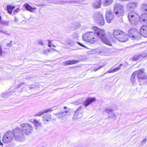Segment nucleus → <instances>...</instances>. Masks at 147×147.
<instances>
[{
	"instance_id": "nucleus-1",
	"label": "nucleus",
	"mask_w": 147,
	"mask_h": 147,
	"mask_svg": "<svg viewBox=\"0 0 147 147\" xmlns=\"http://www.w3.org/2000/svg\"><path fill=\"white\" fill-rule=\"evenodd\" d=\"M92 29L94 32H88L84 34L82 37L84 41L93 43L94 42H97L100 39L103 43L110 46L112 45L111 42L105 35L104 30L96 26L93 27Z\"/></svg>"
},
{
	"instance_id": "nucleus-2",
	"label": "nucleus",
	"mask_w": 147,
	"mask_h": 147,
	"mask_svg": "<svg viewBox=\"0 0 147 147\" xmlns=\"http://www.w3.org/2000/svg\"><path fill=\"white\" fill-rule=\"evenodd\" d=\"M140 33L134 28L130 29L128 31L129 36L130 38L133 40H139L142 38V35L147 37V26H142L140 29Z\"/></svg>"
},
{
	"instance_id": "nucleus-3",
	"label": "nucleus",
	"mask_w": 147,
	"mask_h": 147,
	"mask_svg": "<svg viewBox=\"0 0 147 147\" xmlns=\"http://www.w3.org/2000/svg\"><path fill=\"white\" fill-rule=\"evenodd\" d=\"M15 139L18 141H23L25 140V137L23 133L19 128H16L13 130Z\"/></svg>"
},
{
	"instance_id": "nucleus-4",
	"label": "nucleus",
	"mask_w": 147,
	"mask_h": 147,
	"mask_svg": "<svg viewBox=\"0 0 147 147\" xmlns=\"http://www.w3.org/2000/svg\"><path fill=\"white\" fill-rule=\"evenodd\" d=\"M144 69L142 68L134 71L138 81L141 82L143 80L147 79V75L144 73Z\"/></svg>"
},
{
	"instance_id": "nucleus-5",
	"label": "nucleus",
	"mask_w": 147,
	"mask_h": 147,
	"mask_svg": "<svg viewBox=\"0 0 147 147\" xmlns=\"http://www.w3.org/2000/svg\"><path fill=\"white\" fill-rule=\"evenodd\" d=\"M21 127L23 133L26 135L30 134L33 129L32 125L28 123L22 124Z\"/></svg>"
},
{
	"instance_id": "nucleus-6",
	"label": "nucleus",
	"mask_w": 147,
	"mask_h": 147,
	"mask_svg": "<svg viewBox=\"0 0 147 147\" xmlns=\"http://www.w3.org/2000/svg\"><path fill=\"white\" fill-rule=\"evenodd\" d=\"M94 17L95 20L97 24L100 25H104L105 20L103 16L100 12H95Z\"/></svg>"
},
{
	"instance_id": "nucleus-7",
	"label": "nucleus",
	"mask_w": 147,
	"mask_h": 147,
	"mask_svg": "<svg viewBox=\"0 0 147 147\" xmlns=\"http://www.w3.org/2000/svg\"><path fill=\"white\" fill-rule=\"evenodd\" d=\"M13 135L11 131L7 132L3 136L2 141L4 143H9L11 142L13 139Z\"/></svg>"
},
{
	"instance_id": "nucleus-8",
	"label": "nucleus",
	"mask_w": 147,
	"mask_h": 147,
	"mask_svg": "<svg viewBox=\"0 0 147 147\" xmlns=\"http://www.w3.org/2000/svg\"><path fill=\"white\" fill-rule=\"evenodd\" d=\"M114 12L117 16H122L124 12V8L121 5L116 3L114 6Z\"/></svg>"
},
{
	"instance_id": "nucleus-9",
	"label": "nucleus",
	"mask_w": 147,
	"mask_h": 147,
	"mask_svg": "<svg viewBox=\"0 0 147 147\" xmlns=\"http://www.w3.org/2000/svg\"><path fill=\"white\" fill-rule=\"evenodd\" d=\"M83 109L80 106L74 112L73 117V120H78L80 119L83 116Z\"/></svg>"
},
{
	"instance_id": "nucleus-10",
	"label": "nucleus",
	"mask_w": 147,
	"mask_h": 147,
	"mask_svg": "<svg viewBox=\"0 0 147 147\" xmlns=\"http://www.w3.org/2000/svg\"><path fill=\"white\" fill-rule=\"evenodd\" d=\"M106 18L107 21L108 23H110L114 18L113 13L109 10L106 11Z\"/></svg>"
},
{
	"instance_id": "nucleus-11",
	"label": "nucleus",
	"mask_w": 147,
	"mask_h": 147,
	"mask_svg": "<svg viewBox=\"0 0 147 147\" xmlns=\"http://www.w3.org/2000/svg\"><path fill=\"white\" fill-rule=\"evenodd\" d=\"M120 36V37L119 36L117 40L121 42H125L127 41L128 40L129 37L130 38L128 34L127 35L124 32L121 33Z\"/></svg>"
},
{
	"instance_id": "nucleus-12",
	"label": "nucleus",
	"mask_w": 147,
	"mask_h": 147,
	"mask_svg": "<svg viewBox=\"0 0 147 147\" xmlns=\"http://www.w3.org/2000/svg\"><path fill=\"white\" fill-rule=\"evenodd\" d=\"M137 2H130L127 5V8L129 10H132L136 8Z\"/></svg>"
},
{
	"instance_id": "nucleus-13",
	"label": "nucleus",
	"mask_w": 147,
	"mask_h": 147,
	"mask_svg": "<svg viewBox=\"0 0 147 147\" xmlns=\"http://www.w3.org/2000/svg\"><path fill=\"white\" fill-rule=\"evenodd\" d=\"M140 21L141 22L147 24V14H143L139 16Z\"/></svg>"
},
{
	"instance_id": "nucleus-14",
	"label": "nucleus",
	"mask_w": 147,
	"mask_h": 147,
	"mask_svg": "<svg viewBox=\"0 0 147 147\" xmlns=\"http://www.w3.org/2000/svg\"><path fill=\"white\" fill-rule=\"evenodd\" d=\"M79 62V61L78 60H68L64 62L63 64L67 66L68 65L77 63H78Z\"/></svg>"
},
{
	"instance_id": "nucleus-15",
	"label": "nucleus",
	"mask_w": 147,
	"mask_h": 147,
	"mask_svg": "<svg viewBox=\"0 0 147 147\" xmlns=\"http://www.w3.org/2000/svg\"><path fill=\"white\" fill-rule=\"evenodd\" d=\"M101 0H95L93 3V7L95 9L99 8L101 7Z\"/></svg>"
},
{
	"instance_id": "nucleus-16",
	"label": "nucleus",
	"mask_w": 147,
	"mask_h": 147,
	"mask_svg": "<svg viewBox=\"0 0 147 147\" xmlns=\"http://www.w3.org/2000/svg\"><path fill=\"white\" fill-rule=\"evenodd\" d=\"M123 32V31L119 30H114L113 32V35L115 39L117 40L119 37H120V35L121 34V33Z\"/></svg>"
},
{
	"instance_id": "nucleus-17",
	"label": "nucleus",
	"mask_w": 147,
	"mask_h": 147,
	"mask_svg": "<svg viewBox=\"0 0 147 147\" xmlns=\"http://www.w3.org/2000/svg\"><path fill=\"white\" fill-rule=\"evenodd\" d=\"M96 100V98H87L84 102V105L87 107L91 103Z\"/></svg>"
},
{
	"instance_id": "nucleus-18",
	"label": "nucleus",
	"mask_w": 147,
	"mask_h": 147,
	"mask_svg": "<svg viewBox=\"0 0 147 147\" xmlns=\"http://www.w3.org/2000/svg\"><path fill=\"white\" fill-rule=\"evenodd\" d=\"M53 110L52 108H48L45 110H43L38 112L37 114L35 115V116H40L45 113H47L51 112Z\"/></svg>"
},
{
	"instance_id": "nucleus-19",
	"label": "nucleus",
	"mask_w": 147,
	"mask_h": 147,
	"mask_svg": "<svg viewBox=\"0 0 147 147\" xmlns=\"http://www.w3.org/2000/svg\"><path fill=\"white\" fill-rule=\"evenodd\" d=\"M136 17V19H134L133 20L132 19L129 21V22L132 26H136L137 25L138 23L139 22V16H138Z\"/></svg>"
},
{
	"instance_id": "nucleus-20",
	"label": "nucleus",
	"mask_w": 147,
	"mask_h": 147,
	"mask_svg": "<svg viewBox=\"0 0 147 147\" xmlns=\"http://www.w3.org/2000/svg\"><path fill=\"white\" fill-rule=\"evenodd\" d=\"M68 112V111H65L64 112H62L61 113H57L55 114V115L59 118H61L62 119H63V118L66 115H67L64 114V113H67Z\"/></svg>"
},
{
	"instance_id": "nucleus-21",
	"label": "nucleus",
	"mask_w": 147,
	"mask_h": 147,
	"mask_svg": "<svg viewBox=\"0 0 147 147\" xmlns=\"http://www.w3.org/2000/svg\"><path fill=\"white\" fill-rule=\"evenodd\" d=\"M51 115L50 114H48L45 115L43 117V121L44 122L48 121H50L51 119Z\"/></svg>"
},
{
	"instance_id": "nucleus-22",
	"label": "nucleus",
	"mask_w": 147,
	"mask_h": 147,
	"mask_svg": "<svg viewBox=\"0 0 147 147\" xmlns=\"http://www.w3.org/2000/svg\"><path fill=\"white\" fill-rule=\"evenodd\" d=\"M113 1V0H103V4L104 6H109L111 4Z\"/></svg>"
},
{
	"instance_id": "nucleus-23",
	"label": "nucleus",
	"mask_w": 147,
	"mask_h": 147,
	"mask_svg": "<svg viewBox=\"0 0 147 147\" xmlns=\"http://www.w3.org/2000/svg\"><path fill=\"white\" fill-rule=\"evenodd\" d=\"M138 16H139L136 14H132V13H130L128 14V17L129 21L131 19H132L133 20L134 19H136V17Z\"/></svg>"
},
{
	"instance_id": "nucleus-24",
	"label": "nucleus",
	"mask_w": 147,
	"mask_h": 147,
	"mask_svg": "<svg viewBox=\"0 0 147 147\" xmlns=\"http://www.w3.org/2000/svg\"><path fill=\"white\" fill-rule=\"evenodd\" d=\"M104 49L100 48L99 49H94V51L95 52V54H100L101 53H104Z\"/></svg>"
},
{
	"instance_id": "nucleus-25",
	"label": "nucleus",
	"mask_w": 147,
	"mask_h": 147,
	"mask_svg": "<svg viewBox=\"0 0 147 147\" xmlns=\"http://www.w3.org/2000/svg\"><path fill=\"white\" fill-rule=\"evenodd\" d=\"M136 75L134 72L131 75L130 80L131 82L134 85L136 83V80L135 78Z\"/></svg>"
},
{
	"instance_id": "nucleus-26",
	"label": "nucleus",
	"mask_w": 147,
	"mask_h": 147,
	"mask_svg": "<svg viewBox=\"0 0 147 147\" xmlns=\"http://www.w3.org/2000/svg\"><path fill=\"white\" fill-rule=\"evenodd\" d=\"M24 6L27 10L31 12H32V10L34 9V8L32 7L28 4H25Z\"/></svg>"
},
{
	"instance_id": "nucleus-27",
	"label": "nucleus",
	"mask_w": 147,
	"mask_h": 147,
	"mask_svg": "<svg viewBox=\"0 0 147 147\" xmlns=\"http://www.w3.org/2000/svg\"><path fill=\"white\" fill-rule=\"evenodd\" d=\"M15 8V6H11L10 5H8L7 7V9L8 12L10 14H11L12 10Z\"/></svg>"
},
{
	"instance_id": "nucleus-28",
	"label": "nucleus",
	"mask_w": 147,
	"mask_h": 147,
	"mask_svg": "<svg viewBox=\"0 0 147 147\" xmlns=\"http://www.w3.org/2000/svg\"><path fill=\"white\" fill-rule=\"evenodd\" d=\"M33 121L34 124L36 127L41 126V123L40 121V120L35 119Z\"/></svg>"
},
{
	"instance_id": "nucleus-29",
	"label": "nucleus",
	"mask_w": 147,
	"mask_h": 147,
	"mask_svg": "<svg viewBox=\"0 0 147 147\" xmlns=\"http://www.w3.org/2000/svg\"><path fill=\"white\" fill-rule=\"evenodd\" d=\"M0 24H3L5 26H7L9 24V22L6 20H1V17L0 16Z\"/></svg>"
},
{
	"instance_id": "nucleus-30",
	"label": "nucleus",
	"mask_w": 147,
	"mask_h": 147,
	"mask_svg": "<svg viewBox=\"0 0 147 147\" xmlns=\"http://www.w3.org/2000/svg\"><path fill=\"white\" fill-rule=\"evenodd\" d=\"M105 111L108 114L109 116L110 114L112 112L113 109L112 108H108L106 109L105 110Z\"/></svg>"
},
{
	"instance_id": "nucleus-31",
	"label": "nucleus",
	"mask_w": 147,
	"mask_h": 147,
	"mask_svg": "<svg viewBox=\"0 0 147 147\" xmlns=\"http://www.w3.org/2000/svg\"><path fill=\"white\" fill-rule=\"evenodd\" d=\"M141 9L142 11H147V5L146 4H143L141 6Z\"/></svg>"
},
{
	"instance_id": "nucleus-32",
	"label": "nucleus",
	"mask_w": 147,
	"mask_h": 147,
	"mask_svg": "<svg viewBox=\"0 0 147 147\" xmlns=\"http://www.w3.org/2000/svg\"><path fill=\"white\" fill-rule=\"evenodd\" d=\"M116 115L113 112L111 113L109 116V118H111L112 119L114 118L115 120L116 119Z\"/></svg>"
},
{
	"instance_id": "nucleus-33",
	"label": "nucleus",
	"mask_w": 147,
	"mask_h": 147,
	"mask_svg": "<svg viewBox=\"0 0 147 147\" xmlns=\"http://www.w3.org/2000/svg\"><path fill=\"white\" fill-rule=\"evenodd\" d=\"M139 59H140V58L139 55H136L133 57V60L134 61H136Z\"/></svg>"
},
{
	"instance_id": "nucleus-34",
	"label": "nucleus",
	"mask_w": 147,
	"mask_h": 147,
	"mask_svg": "<svg viewBox=\"0 0 147 147\" xmlns=\"http://www.w3.org/2000/svg\"><path fill=\"white\" fill-rule=\"evenodd\" d=\"M122 65V64H121L120 65H119V66L115 68V69H112V71H113V73H114V72H116L117 71H118V70H119L120 69H121V68L120 67Z\"/></svg>"
},
{
	"instance_id": "nucleus-35",
	"label": "nucleus",
	"mask_w": 147,
	"mask_h": 147,
	"mask_svg": "<svg viewBox=\"0 0 147 147\" xmlns=\"http://www.w3.org/2000/svg\"><path fill=\"white\" fill-rule=\"evenodd\" d=\"M74 28L75 29H77L79 28L81 26L80 23H74Z\"/></svg>"
},
{
	"instance_id": "nucleus-36",
	"label": "nucleus",
	"mask_w": 147,
	"mask_h": 147,
	"mask_svg": "<svg viewBox=\"0 0 147 147\" xmlns=\"http://www.w3.org/2000/svg\"><path fill=\"white\" fill-rule=\"evenodd\" d=\"M139 55V56H140V59H142V58L146 57L147 55V54L145 53H143L142 54H140Z\"/></svg>"
},
{
	"instance_id": "nucleus-37",
	"label": "nucleus",
	"mask_w": 147,
	"mask_h": 147,
	"mask_svg": "<svg viewBox=\"0 0 147 147\" xmlns=\"http://www.w3.org/2000/svg\"><path fill=\"white\" fill-rule=\"evenodd\" d=\"M79 0H70L71 2L70 3L71 4H73L74 3H77L79 1ZM80 1H83L82 0H80Z\"/></svg>"
},
{
	"instance_id": "nucleus-38",
	"label": "nucleus",
	"mask_w": 147,
	"mask_h": 147,
	"mask_svg": "<svg viewBox=\"0 0 147 147\" xmlns=\"http://www.w3.org/2000/svg\"><path fill=\"white\" fill-rule=\"evenodd\" d=\"M11 93V92L10 91L4 94L3 95V97L4 98L7 97L8 96L10 95V94Z\"/></svg>"
},
{
	"instance_id": "nucleus-39",
	"label": "nucleus",
	"mask_w": 147,
	"mask_h": 147,
	"mask_svg": "<svg viewBox=\"0 0 147 147\" xmlns=\"http://www.w3.org/2000/svg\"><path fill=\"white\" fill-rule=\"evenodd\" d=\"M50 52V50L48 49H47L46 50H44L43 51V53L47 55Z\"/></svg>"
},
{
	"instance_id": "nucleus-40",
	"label": "nucleus",
	"mask_w": 147,
	"mask_h": 147,
	"mask_svg": "<svg viewBox=\"0 0 147 147\" xmlns=\"http://www.w3.org/2000/svg\"><path fill=\"white\" fill-rule=\"evenodd\" d=\"M88 53L89 54H95V52L94 51V49H92L90 51H88Z\"/></svg>"
},
{
	"instance_id": "nucleus-41",
	"label": "nucleus",
	"mask_w": 147,
	"mask_h": 147,
	"mask_svg": "<svg viewBox=\"0 0 147 147\" xmlns=\"http://www.w3.org/2000/svg\"><path fill=\"white\" fill-rule=\"evenodd\" d=\"M104 66V65H102L99 67H97L96 68H94V71H96Z\"/></svg>"
},
{
	"instance_id": "nucleus-42",
	"label": "nucleus",
	"mask_w": 147,
	"mask_h": 147,
	"mask_svg": "<svg viewBox=\"0 0 147 147\" xmlns=\"http://www.w3.org/2000/svg\"><path fill=\"white\" fill-rule=\"evenodd\" d=\"M48 47H51V45H52V40H48Z\"/></svg>"
},
{
	"instance_id": "nucleus-43",
	"label": "nucleus",
	"mask_w": 147,
	"mask_h": 147,
	"mask_svg": "<svg viewBox=\"0 0 147 147\" xmlns=\"http://www.w3.org/2000/svg\"><path fill=\"white\" fill-rule=\"evenodd\" d=\"M146 141V138L144 139L142 142L141 145L140 146H142L144 145Z\"/></svg>"
},
{
	"instance_id": "nucleus-44",
	"label": "nucleus",
	"mask_w": 147,
	"mask_h": 147,
	"mask_svg": "<svg viewBox=\"0 0 147 147\" xmlns=\"http://www.w3.org/2000/svg\"><path fill=\"white\" fill-rule=\"evenodd\" d=\"M25 84V83L24 82H22L18 84V87L20 88L22 86L24 85Z\"/></svg>"
},
{
	"instance_id": "nucleus-45",
	"label": "nucleus",
	"mask_w": 147,
	"mask_h": 147,
	"mask_svg": "<svg viewBox=\"0 0 147 147\" xmlns=\"http://www.w3.org/2000/svg\"><path fill=\"white\" fill-rule=\"evenodd\" d=\"M0 56H3L2 47L1 45H0Z\"/></svg>"
},
{
	"instance_id": "nucleus-46",
	"label": "nucleus",
	"mask_w": 147,
	"mask_h": 147,
	"mask_svg": "<svg viewBox=\"0 0 147 147\" xmlns=\"http://www.w3.org/2000/svg\"><path fill=\"white\" fill-rule=\"evenodd\" d=\"M12 41H10L9 43H8L7 44V45L8 46H11L12 45Z\"/></svg>"
},
{
	"instance_id": "nucleus-47",
	"label": "nucleus",
	"mask_w": 147,
	"mask_h": 147,
	"mask_svg": "<svg viewBox=\"0 0 147 147\" xmlns=\"http://www.w3.org/2000/svg\"><path fill=\"white\" fill-rule=\"evenodd\" d=\"M35 86L33 85H32L30 87V89L31 91H32V90L33 88H35Z\"/></svg>"
},
{
	"instance_id": "nucleus-48",
	"label": "nucleus",
	"mask_w": 147,
	"mask_h": 147,
	"mask_svg": "<svg viewBox=\"0 0 147 147\" xmlns=\"http://www.w3.org/2000/svg\"><path fill=\"white\" fill-rule=\"evenodd\" d=\"M77 43L80 46H82V47H86L84 46V45H83L81 43H80V42H77Z\"/></svg>"
},
{
	"instance_id": "nucleus-49",
	"label": "nucleus",
	"mask_w": 147,
	"mask_h": 147,
	"mask_svg": "<svg viewBox=\"0 0 147 147\" xmlns=\"http://www.w3.org/2000/svg\"><path fill=\"white\" fill-rule=\"evenodd\" d=\"M20 9L19 8H18L17 9L14 10V11L16 12H18L20 11Z\"/></svg>"
},
{
	"instance_id": "nucleus-50",
	"label": "nucleus",
	"mask_w": 147,
	"mask_h": 147,
	"mask_svg": "<svg viewBox=\"0 0 147 147\" xmlns=\"http://www.w3.org/2000/svg\"><path fill=\"white\" fill-rule=\"evenodd\" d=\"M38 43L39 44H41L42 45H43V43L42 40H39L38 41Z\"/></svg>"
},
{
	"instance_id": "nucleus-51",
	"label": "nucleus",
	"mask_w": 147,
	"mask_h": 147,
	"mask_svg": "<svg viewBox=\"0 0 147 147\" xmlns=\"http://www.w3.org/2000/svg\"><path fill=\"white\" fill-rule=\"evenodd\" d=\"M63 2L65 3H69V4H71V3H70V2H71V1H70H70H63Z\"/></svg>"
},
{
	"instance_id": "nucleus-52",
	"label": "nucleus",
	"mask_w": 147,
	"mask_h": 147,
	"mask_svg": "<svg viewBox=\"0 0 147 147\" xmlns=\"http://www.w3.org/2000/svg\"><path fill=\"white\" fill-rule=\"evenodd\" d=\"M7 32V31H5V32H4L3 33L5 34H6L7 35H9L10 34H9L7 33L6 32Z\"/></svg>"
},
{
	"instance_id": "nucleus-53",
	"label": "nucleus",
	"mask_w": 147,
	"mask_h": 147,
	"mask_svg": "<svg viewBox=\"0 0 147 147\" xmlns=\"http://www.w3.org/2000/svg\"><path fill=\"white\" fill-rule=\"evenodd\" d=\"M113 71H112V70H109L108 71V73H113Z\"/></svg>"
},
{
	"instance_id": "nucleus-54",
	"label": "nucleus",
	"mask_w": 147,
	"mask_h": 147,
	"mask_svg": "<svg viewBox=\"0 0 147 147\" xmlns=\"http://www.w3.org/2000/svg\"><path fill=\"white\" fill-rule=\"evenodd\" d=\"M18 21V18H16L15 17V21Z\"/></svg>"
},
{
	"instance_id": "nucleus-55",
	"label": "nucleus",
	"mask_w": 147,
	"mask_h": 147,
	"mask_svg": "<svg viewBox=\"0 0 147 147\" xmlns=\"http://www.w3.org/2000/svg\"><path fill=\"white\" fill-rule=\"evenodd\" d=\"M0 32L3 33L4 32V31L1 30H0Z\"/></svg>"
},
{
	"instance_id": "nucleus-56",
	"label": "nucleus",
	"mask_w": 147,
	"mask_h": 147,
	"mask_svg": "<svg viewBox=\"0 0 147 147\" xmlns=\"http://www.w3.org/2000/svg\"><path fill=\"white\" fill-rule=\"evenodd\" d=\"M51 50H54L55 51H56V50L55 49H51Z\"/></svg>"
},
{
	"instance_id": "nucleus-57",
	"label": "nucleus",
	"mask_w": 147,
	"mask_h": 147,
	"mask_svg": "<svg viewBox=\"0 0 147 147\" xmlns=\"http://www.w3.org/2000/svg\"><path fill=\"white\" fill-rule=\"evenodd\" d=\"M67 108V107H66L65 106L64 107V108L65 109H66Z\"/></svg>"
},
{
	"instance_id": "nucleus-58",
	"label": "nucleus",
	"mask_w": 147,
	"mask_h": 147,
	"mask_svg": "<svg viewBox=\"0 0 147 147\" xmlns=\"http://www.w3.org/2000/svg\"><path fill=\"white\" fill-rule=\"evenodd\" d=\"M53 46L54 47H56V46L54 45H53Z\"/></svg>"
}]
</instances>
